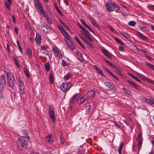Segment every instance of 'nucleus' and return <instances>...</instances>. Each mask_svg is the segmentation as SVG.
Wrapping results in <instances>:
<instances>
[{
	"instance_id": "nucleus-1",
	"label": "nucleus",
	"mask_w": 154,
	"mask_h": 154,
	"mask_svg": "<svg viewBox=\"0 0 154 154\" xmlns=\"http://www.w3.org/2000/svg\"><path fill=\"white\" fill-rule=\"evenodd\" d=\"M106 9L108 12H111L114 11L116 12L120 10V7L117 3L112 0H109L105 5Z\"/></svg>"
},
{
	"instance_id": "nucleus-2",
	"label": "nucleus",
	"mask_w": 154,
	"mask_h": 154,
	"mask_svg": "<svg viewBox=\"0 0 154 154\" xmlns=\"http://www.w3.org/2000/svg\"><path fill=\"white\" fill-rule=\"evenodd\" d=\"M17 142V147L20 149L24 150L27 147V142L23 137H20L18 139Z\"/></svg>"
},
{
	"instance_id": "nucleus-3",
	"label": "nucleus",
	"mask_w": 154,
	"mask_h": 154,
	"mask_svg": "<svg viewBox=\"0 0 154 154\" xmlns=\"http://www.w3.org/2000/svg\"><path fill=\"white\" fill-rule=\"evenodd\" d=\"M8 83L10 87L13 88L15 82V78L13 74L11 72H6Z\"/></svg>"
},
{
	"instance_id": "nucleus-4",
	"label": "nucleus",
	"mask_w": 154,
	"mask_h": 154,
	"mask_svg": "<svg viewBox=\"0 0 154 154\" xmlns=\"http://www.w3.org/2000/svg\"><path fill=\"white\" fill-rule=\"evenodd\" d=\"M71 87V84L70 82H63L61 85L60 89L62 91L65 93V95H66V92L70 89Z\"/></svg>"
},
{
	"instance_id": "nucleus-5",
	"label": "nucleus",
	"mask_w": 154,
	"mask_h": 154,
	"mask_svg": "<svg viewBox=\"0 0 154 154\" xmlns=\"http://www.w3.org/2000/svg\"><path fill=\"white\" fill-rule=\"evenodd\" d=\"M48 106L49 107V109L48 110L49 115L52 121L53 122H54L56 119L53 106L51 104L49 105Z\"/></svg>"
},
{
	"instance_id": "nucleus-6",
	"label": "nucleus",
	"mask_w": 154,
	"mask_h": 154,
	"mask_svg": "<svg viewBox=\"0 0 154 154\" xmlns=\"http://www.w3.org/2000/svg\"><path fill=\"white\" fill-rule=\"evenodd\" d=\"M41 31L44 34H47L50 32L49 27L45 23H43L41 26Z\"/></svg>"
},
{
	"instance_id": "nucleus-7",
	"label": "nucleus",
	"mask_w": 154,
	"mask_h": 154,
	"mask_svg": "<svg viewBox=\"0 0 154 154\" xmlns=\"http://www.w3.org/2000/svg\"><path fill=\"white\" fill-rule=\"evenodd\" d=\"M143 140L141 132H140L137 135V141H138L137 146L139 147V149H140V146L142 144Z\"/></svg>"
},
{
	"instance_id": "nucleus-8",
	"label": "nucleus",
	"mask_w": 154,
	"mask_h": 154,
	"mask_svg": "<svg viewBox=\"0 0 154 154\" xmlns=\"http://www.w3.org/2000/svg\"><path fill=\"white\" fill-rule=\"evenodd\" d=\"M6 83V80L4 75H2L0 77V88H4Z\"/></svg>"
},
{
	"instance_id": "nucleus-9",
	"label": "nucleus",
	"mask_w": 154,
	"mask_h": 154,
	"mask_svg": "<svg viewBox=\"0 0 154 154\" xmlns=\"http://www.w3.org/2000/svg\"><path fill=\"white\" fill-rule=\"evenodd\" d=\"M54 53L55 56L59 59H61L63 57V55L60 51L57 48H53Z\"/></svg>"
},
{
	"instance_id": "nucleus-10",
	"label": "nucleus",
	"mask_w": 154,
	"mask_h": 154,
	"mask_svg": "<svg viewBox=\"0 0 154 154\" xmlns=\"http://www.w3.org/2000/svg\"><path fill=\"white\" fill-rule=\"evenodd\" d=\"M101 51L102 52L106 57L111 59L112 58L113 55L111 54L109 52L105 49H101Z\"/></svg>"
},
{
	"instance_id": "nucleus-11",
	"label": "nucleus",
	"mask_w": 154,
	"mask_h": 154,
	"mask_svg": "<svg viewBox=\"0 0 154 154\" xmlns=\"http://www.w3.org/2000/svg\"><path fill=\"white\" fill-rule=\"evenodd\" d=\"M79 97V93L75 94L72 98L70 102L71 103H74Z\"/></svg>"
},
{
	"instance_id": "nucleus-12",
	"label": "nucleus",
	"mask_w": 154,
	"mask_h": 154,
	"mask_svg": "<svg viewBox=\"0 0 154 154\" xmlns=\"http://www.w3.org/2000/svg\"><path fill=\"white\" fill-rule=\"evenodd\" d=\"M90 20L92 24L93 25V26L97 28L99 30H100L101 27L99 25H98L96 23V21L94 19H93L92 17H90Z\"/></svg>"
},
{
	"instance_id": "nucleus-13",
	"label": "nucleus",
	"mask_w": 154,
	"mask_h": 154,
	"mask_svg": "<svg viewBox=\"0 0 154 154\" xmlns=\"http://www.w3.org/2000/svg\"><path fill=\"white\" fill-rule=\"evenodd\" d=\"M136 35L138 37L141 38L142 40H147L148 39V38L147 37L143 35L140 32L137 31Z\"/></svg>"
},
{
	"instance_id": "nucleus-14",
	"label": "nucleus",
	"mask_w": 154,
	"mask_h": 154,
	"mask_svg": "<svg viewBox=\"0 0 154 154\" xmlns=\"http://www.w3.org/2000/svg\"><path fill=\"white\" fill-rule=\"evenodd\" d=\"M80 21L81 22V23L84 26L87 28L91 32L93 33L94 32V31L87 24L84 20L82 19L80 20Z\"/></svg>"
},
{
	"instance_id": "nucleus-15",
	"label": "nucleus",
	"mask_w": 154,
	"mask_h": 154,
	"mask_svg": "<svg viewBox=\"0 0 154 154\" xmlns=\"http://www.w3.org/2000/svg\"><path fill=\"white\" fill-rule=\"evenodd\" d=\"M120 33L122 35L127 39L128 41H130L131 40V37L130 35L128 33L125 32L123 31L120 32Z\"/></svg>"
},
{
	"instance_id": "nucleus-16",
	"label": "nucleus",
	"mask_w": 154,
	"mask_h": 154,
	"mask_svg": "<svg viewBox=\"0 0 154 154\" xmlns=\"http://www.w3.org/2000/svg\"><path fill=\"white\" fill-rule=\"evenodd\" d=\"M36 41V43L38 45L41 44V42L42 38L38 34H36V35L35 38Z\"/></svg>"
},
{
	"instance_id": "nucleus-17",
	"label": "nucleus",
	"mask_w": 154,
	"mask_h": 154,
	"mask_svg": "<svg viewBox=\"0 0 154 154\" xmlns=\"http://www.w3.org/2000/svg\"><path fill=\"white\" fill-rule=\"evenodd\" d=\"M103 68L106 71H107L109 74H110L111 75H112L113 77L116 80H117L118 81H119V79L117 78V77L114 75L113 73L111 72L107 68L105 67L104 66H103Z\"/></svg>"
},
{
	"instance_id": "nucleus-18",
	"label": "nucleus",
	"mask_w": 154,
	"mask_h": 154,
	"mask_svg": "<svg viewBox=\"0 0 154 154\" xmlns=\"http://www.w3.org/2000/svg\"><path fill=\"white\" fill-rule=\"evenodd\" d=\"M51 134H49L45 137V140L49 143H52L54 141L53 139L51 138Z\"/></svg>"
},
{
	"instance_id": "nucleus-19",
	"label": "nucleus",
	"mask_w": 154,
	"mask_h": 154,
	"mask_svg": "<svg viewBox=\"0 0 154 154\" xmlns=\"http://www.w3.org/2000/svg\"><path fill=\"white\" fill-rule=\"evenodd\" d=\"M93 67L95 69L97 70V72L101 76L105 77V75L103 73L102 71L101 70L98 68L97 66L95 65L93 66Z\"/></svg>"
},
{
	"instance_id": "nucleus-20",
	"label": "nucleus",
	"mask_w": 154,
	"mask_h": 154,
	"mask_svg": "<svg viewBox=\"0 0 154 154\" xmlns=\"http://www.w3.org/2000/svg\"><path fill=\"white\" fill-rule=\"evenodd\" d=\"M87 97L86 96H84L80 97L78 101V103L79 104H81L82 103L85 101Z\"/></svg>"
},
{
	"instance_id": "nucleus-21",
	"label": "nucleus",
	"mask_w": 154,
	"mask_h": 154,
	"mask_svg": "<svg viewBox=\"0 0 154 154\" xmlns=\"http://www.w3.org/2000/svg\"><path fill=\"white\" fill-rule=\"evenodd\" d=\"M76 55L78 56V58L81 61L83 60V58L82 54L79 51H77L76 53Z\"/></svg>"
},
{
	"instance_id": "nucleus-22",
	"label": "nucleus",
	"mask_w": 154,
	"mask_h": 154,
	"mask_svg": "<svg viewBox=\"0 0 154 154\" xmlns=\"http://www.w3.org/2000/svg\"><path fill=\"white\" fill-rule=\"evenodd\" d=\"M145 101L147 103H148L150 105L154 104V99L152 98L146 99Z\"/></svg>"
},
{
	"instance_id": "nucleus-23",
	"label": "nucleus",
	"mask_w": 154,
	"mask_h": 154,
	"mask_svg": "<svg viewBox=\"0 0 154 154\" xmlns=\"http://www.w3.org/2000/svg\"><path fill=\"white\" fill-rule=\"evenodd\" d=\"M122 89L123 90V91L124 92L125 94L129 95H132V93H131V92L127 88H122Z\"/></svg>"
},
{
	"instance_id": "nucleus-24",
	"label": "nucleus",
	"mask_w": 154,
	"mask_h": 154,
	"mask_svg": "<svg viewBox=\"0 0 154 154\" xmlns=\"http://www.w3.org/2000/svg\"><path fill=\"white\" fill-rule=\"evenodd\" d=\"M22 136L21 137H23L25 138V137H27L28 138V133L27 132V131L26 130H23L22 131Z\"/></svg>"
},
{
	"instance_id": "nucleus-25",
	"label": "nucleus",
	"mask_w": 154,
	"mask_h": 154,
	"mask_svg": "<svg viewBox=\"0 0 154 154\" xmlns=\"http://www.w3.org/2000/svg\"><path fill=\"white\" fill-rule=\"evenodd\" d=\"M82 33L86 37L90 35L89 32L85 29L82 31Z\"/></svg>"
},
{
	"instance_id": "nucleus-26",
	"label": "nucleus",
	"mask_w": 154,
	"mask_h": 154,
	"mask_svg": "<svg viewBox=\"0 0 154 154\" xmlns=\"http://www.w3.org/2000/svg\"><path fill=\"white\" fill-rule=\"evenodd\" d=\"M88 96L93 98L95 96V93L94 91H88Z\"/></svg>"
},
{
	"instance_id": "nucleus-27",
	"label": "nucleus",
	"mask_w": 154,
	"mask_h": 154,
	"mask_svg": "<svg viewBox=\"0 0 154 154\" xmlns=\"http://www.w3.org/2000/svg\"><path fill=\"white\" fill-rule=\"evenodd\" d=\"M146 65L154 71V65L147 62H145Z\"/></svg>"
},
{
	"instance_id": "nucleus-28",
	"label": "nucleus",
	"mask_w": 154,
	"mask_h": 154,
	"mask_svg": "<svg viewBox=\"0 0 154 154\" xmlns=\"http://www.w3.org/2000/svg\"><path fill=\"white\" fill-rule=\"evenodd\" d=\"M23 71L25 75L29 78H30V75L26 67H24Z\"/></svg>"
},
{
	"instance_id": "nucleus-29",
	"label": "nucleus",
	"mask_w": 154,
	"mask_h": 154,
	"mask_svg": "<svg viewBox=\"0 0 154 154\" xmlns=\"http://www.w3.org/2000/svg\"><path fill=\"white\" fill-rule=\"evenodd\" d=\"M54 76L52 74H50L49 76V80L51 83H52L54 82Z\"/></svg>"
},
{
	"instance_id": "nucleus-30",
	"label": "nucleus",
	"mask_w": 154,
	"mask_h": 154,
	"mask_svg": "<svg viewBox=\"0 0 154 154\" xmlns=\"http://www.w3.org/2000/svg\"><path fill=\"white\" fill-rule=\"evenodd\" d=\"M26 52L27 54L28 55V56L29 57H31L32 56V51L31 49L28 48L26 50Z\"/></svg>"
},
{
	"instance_id": "nucleus-31",
	"label": "nucleus",
	"mask_w": 154,
	"mask_h": 154,
	"mask_svg": "<svg viewBox=\"0 0 154 154\" xmlns=\"http://www.w3.org/2000/svg\"><path fill=\"white\" fill-rule=\"evenodd\" d=\"M60 32L63 34L65 36V37H70L69 34L64 29H63Z\"/></svg>"
},
{
	"instance_id": "nucleus-32",
	"label": "nucleus",
	"mask_w": 154,
	"mask_h": 154,
	"mask_svg": "<svg viewBox=\"0 0 154 154\" xmlns=\"http://www.w3.org/2000/svg\"><path fill=\"white\" fill-rule=\"evenodd\" d=\"M129 75L131 77L133 78L134 79L137 81L140 82H141V80L134 75L131 73H130L129 74Z\"/></svg>"
},
{
	"instance_id": "nucleus-33",
	"label": "nucleus",
	"mask_w": 154,
	"mask_h": 154,
	"mask_svg": "<svg viewBox=\"0 0 154 154\" xmlns=\"http://www.w3.org/2000/svg\"><path fill=\"white\" fill-rule=\"evenodd\" d=\"M44 66L45 68L46 71L48 72L50 69V64L49 62H47L44 64Z\"/></svg>"
},
{
	"instance_id": "nucleus-34",
	"label": "nucleus",
	"mask_w": 154,
	"mask_h": 154,
	"mask_svg": "<svg viewBox=\"0 0 154 154\" xmlns=\"http://www.w3.org/2000/svg\"><path fill=\"white\" fill-rule=\"evenodd\" d=\"M124 143L122 142L121 143L119 147V149L118 150V153L119 154H121V151L122 149Z\"/></svg>"
},
{
	"instance_id": "nucleus-35",
	"label": "nucleus",
	"mask_w": 154,
	"mask_h": 154,
	"mask_svg": "<svg viewBox=\"0 0 154 154\" xmlns=\"http://www.w3.org/2000/svg\"><path fill=\"white\" fill-rule=\"evenodd\" d=\"M114 39L116 42H118L119 44L123 46L124 45V44L123 43L117 38L115 37L114 38Z\"/></svg>"
},
{
	"instance_id": "nucleus-36",
	"label": "nucleus",
	"mask_w": 154,
	"mask_h": 154,
	"mask_svg": "<svg viewBox=\"0 0 154 154\" xmlns=\"http://www.w3.org/2000/svg\"><path fill=\"white\" fill-rule=\"evenodd\" d=\"M140 30L143 32H146L149 31V29L146 26H143L140 28Z\"/></svg>"
},
{
	"instance_id": "nucleus-37",
	"label": "nucleus",
	"mask_w": 154,
	"mask_h": 154,
	"mask_svg": "<svg viewBox=\"0 0 154 154\" xmlns=\"http://www.w3.org/2000/svg\"><path fill=\"white\" fill-rule=\"evenodd\" d=\"M18 83L20 88H23V87H24V83L21 80L19 79L18 80Z\"/></svg>"
},
{
	"instance_id": "nucleus-38",
	"label": "nucleus",
	"mask_w": 154,
	"mask_h": 154,
	"mask_svg": "<svg viewBox=\"0 0 154 154\" xmlns=\"http://www.w3.org/2000/svg\"><path fill=\"white\" fill-rule=\"evenodd\" d=\"M91 106L90 104L89 103H88L86 104L85 105V109L86 112H88Z\"/></svg>"
},
{
	"instance_id": "nucleus-39",
	"label": "nucleus",
	"mask_w": 154,
	"mask_h": 154,
	"mask_svg": "<svg viewBox=\"0 0 154 154\" xmlns=\"http://www.w3.org/2000/svg\"><path fill=\"white\" fill-rule=\"evenodd\" d=\"M14 63L16 66L18 68H20V66L19 63L16 58H15L14 60Z\"/></svg>"
},
{
	"instance_id": "nucleus-40",
	"label": "nucleus",
	"mask_w": 154,
	"mask_h": 154,
	"mask_svg": "<svg viewBox=\"0 0 154 154\" xmlns=\"http://www.w3.org/2000/svg\"><path fill=\"white\" fill-rule=\"evenodd\" d=\"M54 7H55V8H56V9L57 12L61 16H63V14H62L61 11L59 9L58 7L57 6V5H56V4L55 3H54Z\"/></svg>"
},
{
	"instance_id": "nucleus-41",
	"label": "nucleus",
	"mask_w": 154,
	"mask_h": 154,
	"mask_svg": "<svg viewBox=\"0 0 154 154\" xmlns=\"http://www.w3.org/2000/svg\"><path fill=\"white\" fill-rule=\"evenodd\" d=\"M128 24L129 26H134L135 25L136 22L132 20L129 21Z\"/></svg>"
},
{
	"instance_id": "nucleus-42",
	"label": "nucleus",
	"mask_w": 154,
	"mask_h": 154,
	"mask_svg": "<svg viewBox=\"0 0 154 154\" xmlns=\"http://www.w3.org/2000/svg\"><path fill=\"white\" fill-rule=\"evenodd\" d=\"M71 73H68L64 77V79L65 80H68L71 76Z\"/></svg>"
},
{
	"instance_id": "nucleus-43",
	"label": "nucleus",
	"mask_w": 154,
	"mask_h": 154,
	"mask_svg": "<svg viewBox=\"0 0 154 154\" xmlns=\"http://www.w3.org/2000/svg\"><path fill=\"white\" fill-rule=\"evenodd\" d=\"M5 6L6 7V8L8 10H11V8L10 6V5H11V4H9V3L8 2H5Z\"/></svg>"
},
{
	"instance_id": "nucleus-44",
	"label": "nucleus",
	"mask_w": 154,
	"mask_h": 154,
	"mask_svg": "<svg viewBox=\"0 0 154 154\" xmlns=\"http://www.w3.org/2000/svg\"><path fill=\"white\" fill-rule=\"evenodd\" d=\"M34 1L35 7L39 6V5H42L39 0H34Z\"/></svg>"
},
{
	"instance_id": "nucleus-45",
	"label": "nucleus",
	"mask_w": 154,
	"mask_h": 154,
	"mask_svg": "<svg viewBox=\"0 0 154 154\" xmlns=\"http://www.w3.org/2000/svg\"><path fill=\"white\" fill-rule=\"evenodd\" d=\"M84 42L88 45L90 46V47L91 48H94V46L93 45L91 44V43L89 42L87 40H86Z\"/></svg>"
},
{
	"instance_id": "nucleus-46",
	"label": "nucleus",
	"mask_w": 154,
	"mask_h": 154,
	"mask_svg": "<svg viewBox=\"0 0 154 154\" xmlns=\"http://www.w3.org/2000/svg\"><path fill=\"white\" fill-rule=\"evenodd\" d=\"M71 49H73L75 48V46L73 44L72 42L67 45Z\"/></svg>"
},
{
	"instance_id": "nucleus-47",
	"label": "nucleus",
	"mask_w": 154,
	"mask_h": 154,
	"mask_svg": "<svg viewBox=\"0 0 154 154\" xmlns=\"http://www.w3.org/2000/svg\"><path fill=\"white\" fill-rule=\"evenodd\" d=\"M40 13V14L41 15H43L44 17H45V13L44 11L43 8L41 9L40 10L38 11Z\"/></svg>"
},
{
	"instance_id": "nucleus-48",
	"label": "nucleus",
	"mask_w": 154,
	"mask_h": 154,
	"mask_svg": "<svg viewBox=\"0 0 154 154\" xmlns=\"http://www.w3.org/2000/svg\"><path fill=\"white\" fill-rule=\"evenodd\" d=\"M103 60L108 65L113 68V66H114L113 64L112 63H110V62H109V61H107V60L105 59H103Z\"/></svg>"
},
{
	"instance_id": "nucleus-49",
	"label": "nucleus",
	"mask_w": 154,
	"mask_h": 154,
	"mask_svg": "<svg viewBox=\"0 0 154 154\" xmlns=\"http://www.w3.org/2000/svg\"><path fill=\"white\" fill-rule=\"evenodd\" d=\"M145 80H146L147 82L152 84H154V81L153 80L150 79L146 77L145 78Z\"/></svg>"
},
{
	"instance_id": "nucleus-50",
	"label": "nucleus",
	"mask_w": 154,
	"mask_h": 154,
	"mask_svg": "<svg viewBox=\"0 0 154 154\" xmlns=\"http://www.w3.org/2000/svg\"><path fill=\"white\" fill-rule=\"evenodd\" d=\"M145 80H146L147 82L152 84H154V81L153 80L150 79L146 77L145 78Z\"/></svg>"
},
{
	"instance_id": "nucleus-51",
	"label": "nucleus",
	"mask_w": 154,
	"mask_h": 154,
	"mask_svg": "<svg viewBox=\"0 0 154 154\" xmlns=\"http://www.w3.org/2000/svg\"><path fill=\"white\" fill-rule=\"evenodd\" d=\"M69 37H65V40L67 45L69 44V43H70L72 42L69 39Z\"/></svg>"
},
{
	"instance_id": "nucleus-52",
	"label": "nucleus",
	"mask_w": 154,
	"mask_h": 154,
	"mask_svg": "<svg viewBox=\"0 0 154 154\" xmlns=\"http://www.w3.org/2000/svg\"><path fill=\"white\" fill-rule=\"evenodd\" d=\"M4 88H0V99L3 98L4 97L2 93V91Z\"/></svg>"
},
{
	"instance_id": "nucleus-53",
	"label": "nucleus",
	"mask_w": 154,
	"mask_h": 154,
	"mask_svg": "<svg viewBox=\"0 0 154 154\" xmlns=\"http://www.w3.org/2000/svg\"><path fill=\"white\" fill-rule=\"evenodd\" d=\"M19 91L20 93L22 94H25L24 87H23V88H20Z\"/></svg>"
},
{
	"instance_id": "nucleus-54",
	"label": "nucleus",
	"mask_w": 154,
	"mask_h": 154,
	"mask_svg": "<svg viewBox=\"0 0 154 154\" xmlns=\"http://www.w3.org/2000/svg\"><path fill=\"white\" fill-rule=\"evenodd\" d=\"M37 11L38 12V11L41 10L43 8L42 5H39V6H36L35 7Z\"/></svg>"
},
{
	"instance_id": "nucleus-55",
	"label": "nucleus",
	"mask_w": 154,
	"mask_h": 154,
	"mask_svg": "<svg viewBox=\"0 0 154 154\" xmlns=\"http://www.w3.org/2000/svg\"><path fill=\"white\" fill-rule=\"evenodd\" d=\"M132 85L134 86L135 88L139 90L140 89V87L138 85H136L134 83Z\"/></svg>"
},
{
	"instance_id": "nucleus-56",
	"label": "nucleus",
	"mask_w": 154,
	"mask_h": 154,
	"mask_svg": "<svg viewBox=\"0 0 154 154\" xmlns=\"http://www.w3.org/2000/svg\"><path fill=\"white\" fill-rule=\"evenodd\" d=\"M85 150L84 149L81 150L78 152V154H84Z\"/></svg>"
},
{
	"instance_id": "nucleus-57",
	"label": "nucleus",
	"mask_w": 154,
	"mask_h": 154,
	"mask_svg": "<svg viewBox=\"0 0 154 154\" xmlns=\"http://www.w3.org/2000/svg\"><path fill=\"white\" fill-rule=\"evenodd\" d=\"M60 141L61 143L62 144L64 143V140L61 136H60Z\"/></svg>"
},
{
	"instance_id": "nucleus-58",
	"label": "nucleus",
	"mask_w": 154,
	"mask_h": 154,
	"mask_svg": "<svg viewBox=\"0 0 154 154\" xmlns=\"http://www.w3.org/2000/svg\"><path fill=\"white\" fill-rule=\"evenodd\" d=\"M62 65L63 66H66L67 65V63L63 60H62Z\"/></svg>"
},
{
	"instance_id": "nucleus-59",
	"label": "nucleus",
	"mask_w": 154,
	"mask_h": 154,
	"mask_svg": "<svg viewBox=\"0 0 154 154\" xmlns=\"http://www.w3.org/2000/svg\"><path fill=\"white\" fill-rule=\"evenodd\" d=\"M146 58V59H147L148 60H153V59L150 57L149 56H148V55H146L145 56Z\"/></svg>"
},
{
	"instance_id": "nucleus-60",
	"label": "nucleus",
	"mask_w": 154,
	"mask_h": 154,
	"mask_svg": "<svg viewBox=\"0 0 154 154\" xmlns=\"http://www.w3.org/2000/svg\"><path fill=\"white\" fill-rule=\"evenodd\" d=\"M65 29H66L68 31H69L70 30V28L66 25L65 23V25H63Z\"/></svg>"
},
{
	"instance_id": "nucleus-61",
	"label": "nucleus",
	"mask_w": 154,
	"mask_h": 154,
	"mask_svg": "<svg viewBox=\"0 0 154 154\" xmlns=\"http://www.w3.org/2000/svg\"><path fill=\"white\" fill-rule=\"evenodd\" d=\"M46 20L48 23L50 24H51L52 23V21L50 18H47Z\"/></svg>"
},
{
	"instance_id": "nucleus-62",
	"label": "nucleus",
	"mask_w": 154,
	"mask_h": 154,
	"mask_svg": "<svg viewBox=\"0 0 154 154\" xmlns=\"http://www.w3.org/2000/svg\"><path fill=\"white\" fill-rule=\"evenodd\" d=\"M12 18L14 23H16V20L15 16L14 15H12Z\"/></svg>"
},
{
	"instance_id": "nucleus-63",
	"label": "nucleus",
	"mask_w": 154,
	"mask_h": 154,
	"mask_svg": "<svg viewBox=\"0 0 154 154\" xmlns=\"http://www.w3.org/2000/svg\"><path fill=\"white\" fill-rule=\"evenodd\" d=\"M79 45L84 49H85V46L82 44L80 42V41L78 42Z\"/></svg>"
},
{
	"instance_id": "nucleus-64",
	"label": "nucleus",
	"mask_w": 154,
	"mask_h": 154,
	"mask_svg": "<svg viewBox=\"0 0 154 154\" xmlns=\"http://www.w3.org/2000/svg\"><path fill=\"white\" fill-rule=\"evenodd\" d=\"M79 45L84 49H85V46L82 44L80 42V41L78 42Z\"/></svg>"
}]
</instances>
